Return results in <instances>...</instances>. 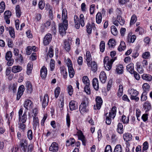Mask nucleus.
I'll use <instances>...</instances> for the list:
<instances>
[{"instance_id":"33","label":"nucleus","mask_w":152,"mask_h":152,"mask_svg":"<svg viewBox=\"0 0 152 152\" xmlns=\"http://www.w3.org/2000/svg\"><path fill=\"white\" fill-rule=\"evenodd\" d=\"M33 66V64L31 62H30L28 64L27 71V73L28 75H29L31 73Z\"/></svg>"},{"instance_id":"51","label":"nucleus","mask_w":152,"mask_h":152,"mask_svg":"<svg viewBox=\"0 0 152 152\" xmlns=\"http://www.w3.org/2000/svg\"><path fill=\"white\" fill-rule=\"evenodd\" d=\"M12 53L10 51H8L6 53L5 58L7 60H9L11 59L12 57Z\"/></svg>"},{"instance_id":"1","label":"nucleus","mask_w":152,"mask_h":152,"mask_svg":"<svg viewBox=\"0 0 152 152\" xmlns=\"http://www.w3.org/2000/svg\"><path fill=\"white\" fill-rule=\"evenodd\" d=\"M67 18L66 10V9H64L62 12V19L63 20V22L62 23L59 24V32L62 36H63L66 34V31L67 28L68 23Z\"/></svg>"},{"instance_id":"20","label":"nucleus","mask_w":152,"mask_h":152,"mask_svg":"<svg viewBox=\"0 0 152 152\" xmlns=\"http://www.w3.org/2000/svg\"><path fill=\"white\" fill-rule=\"evenodd\" d=\"M99 79L101 82L103 83H105L106 81L107 77L104 72H102L99 75Z\"/></svg>"},{"instance_id":"44","label":"nucleus","mask_w":152,"mask_h":152,"mask_svg":"<svg viewBox=\"0 0 152 152\" xmlns=\"http://www.w3.org/2000/svg\"><path fill=\"white\" fill-rule=\"evenodd\" d=\"M90 85H86L84 88V91L87 94H91V91L90 88Z\"/></svg>"},{"instance_id":"60","label":"nucleus","mask_w":152,"mask_h":152,"mask_svg":"<svg viewBox=\"0 0 152 152\" xmlns=\"http://www.w3.org/2000/svg\"><path fill=\"white\" fill-rule=\"evenodd\" d=\"M86 31L89 34L91 33L92 28L91 25L90 23H88L87 24L86 26Z\"/></svg>"},{"instance_id":"10","label":"nucleus","mask_w":152,"mask_h":152,"mask_svg":"<svg viewBox=\"0 0 152 152\" xmlns=\"http://www.w3.org/2000/svg\"><path fill=\"white\" fill-rule=\"evenodd\" d=\"M52 38V36L50 34H46L44 38L43 43L45 45H47L49 44Z\"/></svg>"},{"instance_id":"28","label":"nucleus","mask_w":152,"mask_h":152,"mask_svg":"<svg viewBox=\"0 0 152 152\" xmlns=\"http://www.w3.org/2000/svg\"><path fill=\"white\" fill-rule=\"evenodd\" d=\"M132 136L130 133H126L124 134L123 138L124 140L126 142L129 141L131 140Z\"/></svg>"},{"instance_id":"38","label":"nucleus","mask_w":152,"mask_h":152,"mask_svg":"<svg viewBox=\"0 0 152 152\" xmlns=\"http://www.w3.org/2000/svg\"><path fill=\"white\" fill-rule=\"evenodd\" d=\"M126 47L125 42L123 41H121V42L120 45L118 47V50L119 51H121L124 50Z\"/></svg>"},{"instance_id":"63","label":"nucleus","mask_w":152,"mask_h":152,"mask_svg":"<svg viewBox=\"0 0 152 152\" xmlns=\"http://www.w3.org/2000/svg\"><path fill=\"white\" fill-rule=\"evenodd\" d=\"M150 56V55L149 52H146L142 54V57L144 58H148Z\"/></svg>"},{"instance_id":"49","label":"nucleus","mask_w":152,"mask_h":152,"mask_svg":"<svg viewBox=\"0 0 152 152\" xmlns=\"http://www.w3.org/2000/svg\"><path fill=\"white\" fill-rule=\"evenodd\" d=\"M116 42L113 39H110L108 42V44L110 47H113L115 45Z\"/></svg>"},{"instance_id":"55","label":"nucleus","mask_w":152,"mask_h":152,"mask_svg":"<svg viewBox=\"0 0 152 152\" xmlns=\"http://www.w3.org/2000/svg\"><path fill=\"white\" fill-rule=\"evenodd\" d=\"M147 92H143L141 96V100L142 101H144L146 100L147 99V96L146 95L147 94Z\"/></svg>"},{"instance_id":"14","label":"nucleus","mask_w":152,"mask_h":152,"mask_svg":"<svg viewBox=\"0 0 152 152\" xmlns=\"http://www.w3.org/2000/svg\"><path fill=\"white\" fill-rule=\"evenodd\" d=\"M49 102V97L47 94H45L44 96L42 102V106L43 108H45L46 106L48 104Z\"/></svg>"},{"instance_id":"32","label":"nucleus","mask_w":152,"mask_h":152,"mask_svg":"<svg viewBox=\"0 0 152 152\" xmlns=\"http://www.w3.org/2000/svg\"><path fill=\"white\" fill-rule=\"evenodd\" d=\"M26 87L27 89V92L31 93L32 91V87L31 83L30 82H27Z\"/></svg>"},{"instance_id":"35","label":"nucleus","mask_w":152,"mask_h":152,"mask_svg":"<svg viewBox=\"0 0 152 152\" xmlns=\"http://www.w3.org/2000/svg\"><path fill=\"white\" fill-rule=\"evenodd\" d=\"M142 78L144 80L149 81L152 80V77L149 74H143L142 75Z\"/></svg>"},{"instance_id":"9","label":"nucleus","mask_w":152,"mask_h":152,"mask_svg":"<svg viewBox=\"0 0 152 152\" xmlns=\"http://www.w3.org/2000/svg\"><path fill=\"white\" fill-rule=\"evenodd\" d=\"M71 40V38L69 37L67 39H65L64 41V49L67 51H69L70 50V46L72 42Z\"/></svg>"},{"instance_id":"25","label":"nucleus","mask_w":152,"mask_h":152,"mask_svg":"<svg viewBox=\"0 0 152 152\" xmlns=\"http://www.w3.org/2000/svg\"><path fill=\"white\" fill-rule=\"evenodd\" d=\"M61 73L62 75L63 78L65 79L67 77V73L65 67L64 66H61L60 67Z\"/></svg>"},{"instance_id":"6","label":"nucleus","mask_w":152,"mask_h":152,"mask_svg":"<svg viewBox=\"0 0 152 152\" xmlns=\"http://www.w3.org/2000/svg\"><path fill=\"white\" fill-rule=\"evenodd\" d=\"M23 112V109L20 108L18 111L19 119V121L23 123H24L26 122L27 120V115L26 112L25 111L22 115Z\"/></svg>"},{"instance_id":"27","label":"nucleus","mask_w":152,"mask_h":152,"mask_svg":"<svg viewBox=\"0 0 152 152\" xmlns=\"http://www.w3.org/2000/svg\"><path fill=\"white\" fill-rule=\"evenodd\" d=\"M126 69L131 74H132L134 73V64L132 63L126 66Z\"/></svg>"},{"instance_id":"36","label":"nucleus","mask_w":152,"mask_h":152,"mask_svg":"<svg viewBox=\"0 0 152 152\" xmlns=\"http://www.w3.org/2000/svg\"><path fill=\"white\" fill-rule=\"evenodd\" d=\"M16 13L17 16L19 18L21 14V12L19 5H17L15 8Z\"/></svg>"},{"instance_id":"53","label":"nucleus","mask_w":152,"mask_h":152,"mask_svg":"<svg viewBox=\"0 0 152 152\" xmlns=\"http://www.w3.org/2000/svg\"><path fill=\"white\" fill-rule=\"evenodd\" d=\"M60 91V88L59 87H57L56 88L55 91V98H57L58 97Z\"/></svg>"},{"instance_id":"29","label":"nucleus","mask_w":152,"mask_h":152,"mask_svg":"<svg viewBox=\"0 0 152 152\" xmlns=\"http://www.w3.org/2000/svg\"><path fill=\"white\" fill-rule=\"evenodd\" d=\"M117 131L120 134H122L124 133L123 126L121 123H119L118 124Z\"/></svg>"},{"instance_id":"64","label":"nucleus","mask_w":152,"mask_h":152,"mask_svg":"<svg viewBox=\"0 0 152 152\" xmlns=\"http://www.w3.org/2000/svg\"><path fill=\"white\" fill-rule=\"evenodd\" d=\"M104 152H112V149L111 146L110 145H107L105 148Z\"/></svg>"},{"instance_id":"4","label":"nucleus","mask_w":152,"mask_h":152,"mask_svg":"<svg viewBox=\"0 0 152 152\" xmlns=\"http://www.w3.org/2000/svg\"><path fill=\"white\" fill-rule=\"evenodd\" d=\"M128 92L130 95V99L132 100H135L137 101L139 100V98L137 96L139 94L138 92L136 90L133 88L130 89L128 90Z\"/></svg>"},{"instance_id":"16","label":"nucleus","mask_w":152,"mask_h":152,"mask_svg":"<svg viewBox=\"0 0 152 152\" xmlns=\"http://www.w3.org/2000/svg\"><path fill=\"white\" fill-rule=\"evenodd\" d=\"M86 60L88 66L90 67V61H91L92 58L90 52L88 51H87L86 52Z\"/></svg>"},{"instance_id":"46","label":"nucleus","mask_w":152,"mask_h":152,"mask_svg":"<svg viewBox=\"0 0 152 152\" xmlns=\"http://www.w3.org/2000/svg\"><path fill=\"white\" fill-rule=\"evenodd\" d=\"M144 107L145 109L147 110H146V112H147L151 108V105L150 103L148 102H146L144 104Z\"/></svg>"},{"instance_id":"37","label":"nucleus","mask_w":152,"mask_h":152,"mask_svg":"<svg viewBox=\"0 0 152 152\" xmlns=\"http://www.w3.org/2000/svg\"><path fill=\"white\" fill-rule=\"evenodd\" d=\"M116 18L120 25L122 26L124 24L125 20L124 19L122 18L121 16L118 15Z\"/></svg>"},{"instance_id":"56","label":"nucleus","mask_w":152,"mask_h":152,"mask_svg":"<svg viewBox=\"0 0 152 152\" xmlns=\"http://www.w3.org/2000/svg\"><path fill=\"white\" fill-rule=\"evenodd\" d=\"M5 8V5L3 1H2L0 3V13L3 12Z\"/></svg>"},{"instance_id":"5","label":"nucleus","mask_w":152,"mask_h":152,"mask_svg":"<svg viewBox=\"0 0 152 152\" xmlns=\"http://www.w3.org/2000/svg\"><path fill=\"white\" fill-rule=\"evenodd\" d=\"M66 65L68 67L69 75L70 78H72L75 75V71L72 67V64L71 61L69 58H68Z\"/></svg>"},{"instance_id":"23","label":"nucleus","mask_w":152,"mask_h":152,"mask_svg":"<svg viewBox=\"0 0 152 152\" xmlns=\"http://www.w3.org/2000/svg\"><path fill=\"white\" fill-rule=\"evenodd\" d=\"M39 119L38 117L33 118V128L34 129L36 130L39 127Z\"/></svg>"},{"instance_id":"24","label":"nucleus","mask_w":152,"mask_h":152,"mask_svg":"<svg viewBox=\"0 0 152 152\" xmlns=\"http://www.w3.org/2000/svg\"><path fill=\"white\" fill-rule=\"evenodd\" d=\"M22 69L21 66H14L12 69V71L14 73H15L19 72Z\"/></svg>"},{"instance_id":"30","label":"nucleus","mask_w":152,"mask_h":152,"mask_svg":"<svg viewBox=\"0 0 152 152\" xmlns=\"http://www.w3.org/2000/svg\"><path fill=\"white\" fill-rule=\"evenodd\" d=\"M91 66V69L94 72H95L97 70V65L96 63L94 61H93L90 63Z\"/></svg>"},{"instance_id":"7","label":"nucleus","mask_w":152,"mask_h":152,"mask_svg":"<svg viewBox=\"0 0 152 152\" xmlns=\"http://www.w3.org/2000/svg\"><path fill=\"white\" fill-rule=\"evenodd\" d=\"M96 104L94 106V109L95 110H99L102 104L103 101L102 98L99 96L96 98Z\"/></svg>"},{"instance_id":"2","label":"nucleus","mask_w":152,"mask_h":152,"mask_svg":"<svg viewBox=\"0 0 152 152\" xmlns=\"http://www.w3.org/2000/svg\"><path fill=\"white\" fill-rule=\"evenodd\" d=\"M116 113V107L114 106L109 112L108 116H107L106 123L107 124L110 125L111 122V118L113 119L115 117Z\"/></svg>"},{"instance_id":"58","label":"nucleus","mask_w":152,"mask_h":152,"mask_svg":"<svg viewBox=\"0 0 152 152\" xmlns=\"http://www.w3.org/2000/svg\"><path fill=\"white\" fill-rule=\"evenodd\" d=\"M13 114L14 113L13 112H12L10 113V116H9V115L8 114H7L6 115V117L8 119V124H10V121L12 119L13 115Z\"/></svg>"},{"instance_id":"52","label":"nucleus","mask_w":152,"mask_h":152,"mask_svg":"<svg viewBox=\"0 0 152 152\" xmlns=\"http://www.w3.org/2000/svg\"><path fill=\"white\" fill-rule=\"evenodd\" d=\"M150 86L147 83H144L143 85V88L144 91L147 93V92L149 91Z\"/></svg>"},{"instance_id":"34","label":"nucleus","mask_w":152,"mask_h":152,"mask_svg":"<svg viewBox=\"0 0 152 152\" xmlns=\"http://www.w3.org/2000/svg\"><path fill=\"white\" fill-rule=\"evenodd\" d=\"M102 20V15L100 12H98L96 15V21L98 24L100 23Z\"/></svg>"},{"instance_id":"26","label":"nucleus","mask_w":152,"mask_h":152,"mask_svg":"<svg viewBox=\"0 0 152 152\" xmlns=\"http://www.w3.org/2000/svg\"><path fill=\"white\" fill-rule=\"evenodd\" d=\"M123 66L122 65L118 64L116 66V71L119 74H121L123 72Z\"/></svg>"},{"instance_id":"11","label":"nucleus","mask_w":152,"mask_h":152,"mask_svg":"<svg viewBox=\"0 0 152 152\" xmlns=\"http://www.w3.org/2000/svg\"><path fill=\"white\" fill-rule=\"evenodd\" d=\"M25 90L24 86L23 85L20 86L18 89V91L17 94V99L19 100L23 95Z\"/></svg>"},{"instance_id":"54","label":"nucleus","mask_w":152,"mask_h":152,"mask_svg":"<svg viewBox=\"0 0 152 152\" xmlns=\"http://www.w3.org/2000/svg\"><path fill=\"white\" fill-rule=\"evenodd\" d=\"M33 133L31 130H29L27 132V137L28 139L31 140L33 139Z\"/></svg>"},{"instance_id":"45","label":"nucleus","mask_w":152,"mask_h":152,"mask_svg":"<svg viewBox=\"0 0 152 152\" xmlns=\"http://www.w3.org/2000/svg\"><path fill=\"white\" fill-rule=\"evenodd\" d=\"M122 149L121 145L120 144L117 145L115 147L114 152H122Z\"/></svg>"},{"instance_id":"3","label":"nucleus","mask_w":152,"mask_h":152,"mask_svg":"<svg viewBox=\"0 0 152 152\" xmlns=\"http://www.w3.org/2000/svg\"><path fill=\"white\" fill-rule=\"evenodd\" d=\"M115 59L113 58L109 59L108 57H106L104 60V66L107 70H110L112 67V64Z\"/></svg>"},{"instance_id":"31","label":"nucleus","mask_w":152,"mask_h":152,"mask_svg":"<svg viewBox=\"0 0 152 152\" xmlns=\"http://www.w3.org/2000/svg\"><path fill=\"white\" fill-rule=\"evenodd\" d=\"M136 39V36L135 35L132 36L129 34L127 37V41L129 42H133Z\"/></svg>"},{"instance_id":"18","label":"nucleus","mask_w":152,"mask_h":152,"mask_svg":"<svg viewBox=\"0 0 152 152\" xmlns=\"http://www.w3.org/2000/svg\"><path fill=\"white\" fill-rule=\"evenodd\" d=\"M69 107L71 110L77 109L78 106L77 103L74 101H72L69 103Z\"/></svg>"},{"instance_id":"48","label":"nucleus","mask_w":152,"mask_h":152,"mask_svg":"<svg viewBox=\"0 0 152 152\" xmlns=\"http://www.w3.org/2000/svg\"><path fill=\"white\" fill-rule=\"evenodd\" d=\"M50 65V70L53 71L54 69L55 66V61L53 59H51Z\"/></svg>"},{"instance_id":"43","label":"nucleus","mask_w":152,"mask_h":152,"mask_svg":"<svg viewBox=\"0 0 152 152\" xmlns=\"http://www.w3.org/2000/svg\"><path fill=\"white\" fill-rule=\"evenodd\" d=\"M9 33L11 37L14 38L15 37L14 29L12 27H9Z\"/></svg>"},{"instance_id":"13","label":"nucleus","mask_w":152,"mask_h":152,"mask_svg":"<svg viewBox=\"0 0 152 152\" xmlns=\"http://www.w3.org/2000/svg\"><path fill=\"white\" fill-rule=\"evenodd\" d=\"M12 15L11 12L10 11H6L4 13V17L5 21L7 24H10V20L9 18Z\"/></svg>"},{"instance_id":"59","label":"nucleus","mask_w":152,"mask_h":152,"mask_svg":"<svg viewBox=\"0 0 152 152\" xmlns=\"http://www.w3.org/2000/svg\"><path fill=\"white\" fill-rule=\"evenodd\" d=\"M48 55L50 58H52L53 56V50L52 48V47H50L48 50Z\"/></svg>"},{"instance_id":"19","label":"nucleus","mask_w":152,"mask_h":152,"mask_svg":"<svg viewBox=\"0 0 152 152\" xmlns=\"http://www.w3.org/2000/svg\"><path fill=\"white\" fill-rule=\"evenodd\" d=\"M80 22L79 23V20L78 21H74V22L75 24H77L78 23H80L81 26L82 27H83L84 26L85 23H84V15L83 14H81L80 15Z\"/></svg>"},{"instance_id":"50","label":"nucleus","mask_w":152,"mask_h":152,"mask_svg":"<svg viewBox=\"0 0 152 152\" xmlns=\"http://www.w3.org/2000/svg\"><path fill=\"white\" fill-rule=\"evenodd\" d=\"M99 47L100 51L103 52L104 51L105 47V43L104 41H102L101 42Z\"/></svg>"},{"instance_id":"15","label":"nucleus","mask_w":152,"mask_h":152,"mask_svg":"<svg viewBox=\"0 0 152 152\" xmlns=\"http://www.w3.org/2000/svg\"><path fill=\"white\" fill-rule=\"evenodd\" d=\"M32 102L29 99L26 100L24 104V107L27 110H29L31 108Z\"/></svg>"},{"instance_id":"17","label":"nucleus","mask_w":152,"mask_h":152,"mask_svg":"<svg viewBox=\"0 0 152 152\" xmlns=\"http://www.w3.org/2000/svg\"><path fill=\"white\" fill-rule=\"evenodd\" d=\"M78 136L79 139L82 141L83 144L85 146L86 145V140L82 132L80 131L78 132Z\"/></svg>"},{"instance_id":"42","label":"nucleus","mask_w":152,"mask_h":152,"mask_svg":"<svg viewBox=\"0 0 152 152\" xmlns=\"http://www.w3.org/2000/svg\"><path fill=\"white\" fill-rule=\"evenodd\" d=\"M111 33L114 35H116L118 33L117 29L114 26H111Z\"/></svg>"},{"instance_id":"22","label":"nucleus","mask_w":152,"mask_h":152,"mask_svg":"<svg viewBox=\"0 0 152 152\" xmlns=\"http://www.w3.org/2000/svg\"><path fill=\"white\" fill-rule=\"evenodd\" d=\"M41 77L42 78L46 77L47 74V71L46 68L43 66L41 69L40 71Z\"/></svg>"},{"instance_id":"40","label":"nucleus","mask_w":152,"mask_h":152,"mask_svg":"<svg viewBox=\"0 0 152 152\" xmlns=\"http://www.w3.org/2000/svg\"><path fill=\"white\" fill-rule=\"evenodd\" d=\"M82 80L85 85L90 84V81L87 76H84L82 78Z\"/></svg>"},{"instance_id":"41","label":"nucleus","mask_w":152,"mask_h":152,"mask_svg":"<svg viewBox=\"0 0 152 152\" xmlns=\"http://www.w3.org/2000/svg\"><path fill=\"white\" fill-rule=\"evenodd\" d=\"M137 20V17L136 16L134 15H133L131 18L130 23V26L134 24L136 21Z\"/></svg>"},{"instance_id":"12","label":"nucleus","mask_w":152,"mask_h":152,"mask_svg":"<svg viewBox=\"0 0 152 152\" xmlns=\"http://www.w3.org/2000/svg\"><path fill=\"white\" fill-rule=\"evenodd\" d=\"M59 147L58 144L55 142H53L49 147L50 151L53 152H56L58 151Z\"/></svg>"},{"instance_id":"21","label":"nucleus","mask_w":152,"mask_h":152,"mask_svg":"<svg viewBox=\"0 0 152 152\" xmlns=\"http://www.w3.org/2000/svg\"><path fill=\"white\" fill-rule=\"evenodd\" d=\"M92 85L94 89L97 91L99 89L98 81L97 78L94 77L92 80Z\"/></svg>"},{"instance_id":"61","label":"nucleus","mask_w":152,"mask_h":152,"mask_svg":"<svg viewBox=\"0 0 152 152\" xmlns=\"http://www.w3.org/2000/svg\"><path fill=\"white\" fill-rule=\"evenodd\" d=\"M66 123L68 127H69L70 124V119L69 113H67L66 116Z\"/></svg>"},{"instance_id":"39","label":"nucleus","mask_w":152,"mask_h":152,"mask_svg":"<svg viewBox=\"0 0 152 152\" xmlns=\"http://www.w3.org/2000/svg\"><path fill=\"white\" fill-rule=\"evenodd\" d=\"M86 104L85 102H83L80 105L79 109L80 112H86Z\"/></svg>"},{"instance_id":"57","label":"nucleus","mask_w":152,"mask_h":152,"mask_svg":"<svg viewBox=\"0 0 152 152\" xmlns=\"http://www.w3.org/2000/svg\"><path fill=\"white\" fill-rule=\"evenodd\" d=\"M68 92L69 94L71 96L73 93V88L72 86L71 85H69L68 86L67 88Z\"/></svg>"},{"instance_id":"47","label":"nucleus","mask_w":152,"mask_h":152,"mask_svg":"<svg viewBox=\"0 0 152 152\" xmlns=\"http://www.w3.org/2000/svg\"><path fill=\"white\" fill-rule=\"evenodd\" d=\"M121 119L123 123L124 124H128L129 121V116L126 117L124 115H123L122 116Z\"/></svg>"},{"instance_id":"8","label":"nucleus","mask_w":152,"mask_h":152,"mask_svg":"<svg viewBox=\"0 0 152 152\" xmlns=\"http://www.w3.org/2000/svg\"><path fill=\"white\" fill-rule=\"evenodd\" d=\"M27 142L25 140H21L19 144V148L21 151H22L24 152H26L27 148Z\"/></svg>"},{"instance_id":"62","label":"nucleus","mask_w":152,"mask_h":152,"mask_svg":"<svg viewBox=\"0 0 152 152\" xmlns=\"http://www.w3.org/2000/svg\"><path fill=\"white\" fill-rule=\"evenodd\" d=\"M148 143L147 142H145L143 144V147L142 148L143 152H144V151H145L147 150L148 148Z\"/></svg>"}]
</instances>
